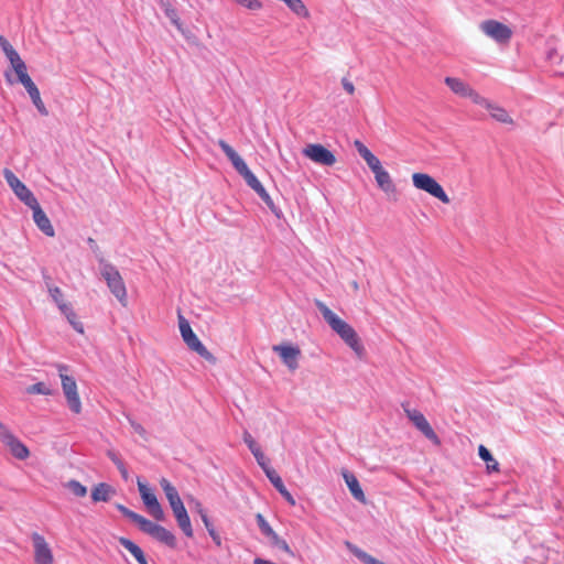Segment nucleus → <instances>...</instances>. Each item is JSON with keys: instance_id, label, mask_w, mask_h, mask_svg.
Here are the masks:
<instances>
[{"instance_id": "obj_1", "label": "nucleus", "mask_w": 564, "mask_h": 564, "mask_svg": "<svg viewBox=\"0 0 564 564\" xmlns=\"http://www.w3.org/2000/svg\"><path fill=\"white\" fill-rule=\"evenodd\" d=\"M218 145L230 160L237 172L243 177L248 186L251 187L261 197V199L271 209V212L278 215V208L275 207L272 198L260 183V181L257 178V176L249 170L242 158L226 141L219 140Z\"/></svg>"}, {"instance_id": "obj_2", "label": "nucleus", "mask_w": 564, "mask_h": 564, "mask_svg": "<svg viewBox=\"0 0 564 564\" xmlns=\"http://www.w3.org/2000/svg\"><path fill=\"white\" fill-rule=\"evenodd\" d=\"M317 307L323 315L324 319L330 328L359 356L365 352V348L356 333V330L344 319L338 317L328 306L323 302H317Z\"/></svg>"}, {"instance_id": "obj_3", "label": "nucleus", "mask_w": 564, "mask_h": 564, "mask_svg": "<svg viewBox=\"0 0 564 564\" xmlns=\"http://www.w3.org/2000/svg\"><path fill=\"white\" fill-rule=\"evenodd\" d=\"M0 46L15 72L19 82L24 86V88L33 85L34 83L28 74L25 63L9 41L2 35H0Z\"/></svg>"}, {"instance_id": "obj_4", "label": "nucleus", "mask_w": 564, "mask_h": 564, "mask_svg": "<svg viewBox=\"0 0 564 564\" xmlns=\"http://www.w3.org/2000/svg\"><path fill=\"white\" fill-rule=\"evenodd\" d=\"M413 186L420 191H423L431 196L437 198L443 204H449L451 199L445 193L442 185L427 173H413L412 174Z\"/></svg>"}, {"instance_id": "obj_5", "label": "nucleus", "mask_w": 564, "mask_h": 564, "mask_svg": "<svg viewBox=\"0 0 564 564\" xmlns=\"http://www.w3.org/2000/svg\"><path fill=\"white\" fill-rule=\"evenodd\" d=\"M178 324L182 338L188 346V348L198 354L208 362L215 364V356L210 351H208V349L202 344L196 334L193 332L188 321L185 319L183 316H180Z\"/></svg>"}, {"instance_id": "obj_6", "label": "nucleus", "mask_w": 564, "mask_h": 564, "mask_svg": "<svg viewBox=\"0 0 564 564\" xmlns=\"http://www.w3.org/2000/svg\"><path fill=\"white\" fill-rule=\"evenodd\" d=\"M57 369L67 404L72 412L79 414L82 412V402L77 391V383L73 377L66 373L68 370L67 366L58 365Z\"/></svg>"}, {"instance_id": "obj_7", "label": "nucleus", "mask_w": 564, "mask_h": 564, "mask_svg": "<svg viewBox=\"0 0 564 564\" xmlns=\"http://www.w3.org/2000/svg\"><path fill=\"white\" fill-rule=\"evenodd\" d=\"M101 274L107 282L110 292L118 299V301L127 305V289L123 279L119 271L112 265H105Z\"/></svg>"}, {"instance_id": "obj_8", "label": "nucleus", "mask_w": 564, "mask_h": 564, "mask_svg": "<svg viewBox=\"0 0 564 564\" xmlns=\"http://www.w3.org/2000/svg\"><path fill=\"white\" fill-rule=\"evenodd\" d=\"M405 415L413 423V425L432 443L441 445V440L434 432L423 413L416 409L409 408V404H402Z\"/></svg>"}, {"instance_id": "obj_9", "label": "nucleus", "mask_w": 564, "mask_h": 564, "mask_svg": "<svg viewBox=\"0 0 564 564\" xmlns=\"http://www.w3.org/2000/svg\"><path fill=\"white\" fill-rule=\"evenodd\" d=\"M0 441L15 458L24 460L30 456L29 448L2 422H0Z\"/></svg>"}, {"instance_id": "obj_10", "label": "nucleus", "mask_w": 564, "mask_h": 564, "mask_svg": "<svg viewBox=\"0 0 564 564\" xmlns=\"http://www.w3.org/2000/svg\"><path fill=\"white\" fill-rule=\"evenodd\" d=\"M302 153L312 162L323 166H333L337 162L335 154L321 143L307 144Z\"/></svg>"}, {"instance_id": "obj_11", "label": "nucleus", "mask_w": 564, "mask_h": 564, "mask_svg": "<svg viewBox=\"0 0 564 564\" xmlns=\"http://www.w3.org/2000/svg\"><path fill=\"white\" fill-rule=\"evenodd\" d=\"M34 564H54L55 558L50 543L37 532L31 534Z\"/></svg>"}, {"instance_id": "obj_12", "label": "nucleus", "mask_w": 564, "mask_h": 564, "mask_svg": "<svg viewBox=\"0 0 564 564\" xmlns=\"http://www.w3.org/2000/svg\"><path fill=\"white\" fill-rule=\"evenodd\" d=\"M138 489L144 506L147 507L150 514L158 521L164 520V511L158 501L154 492L144 482L138 479Z\"/></svg>"}, {"instance_id": "obj_13", "label": "nucleus", "mask_w": 564, "mask_h": 564, "mask_svg": "<svg viewBox=\"0 0 564 564\" xmlns=\"http://www.w3.org/2000/svg\"><path fill=\"white\" fill-rule=\"evenodd\" d=\"M481 31L498 43H508L511 39L512 31L506 24L497 20H486L480 24Z\"/></svg>"}, {"instance_id": "obj_14", "label": "nucleus", "mask_w": 564, "mask_h": 564, "mask_svg": "<svg viewBox=\"0 0 564 564\" xmlns=\"http://www.w3.org/2000/svg\"><path fill=\"white\" fill-rule=\"evenodd\" d=\"M3 176L14 194L26 205L35 204L37 200L32 192L9 170H3Z\"/></svg>"}, {"instance_id": "obj_15", "label": "nucleus", "mask_w": 564, "mask_h": 564, "mask_svg": "<svg viewBox=\"0 0 564 564\" xmlns=\"http://www.w3.org/2000/svg\"><path fill=\"white\" fill-rule=\"evenodd\" d=\"M272 350L280 356L282 362L289 368V370L295 371L299 368V358L302 352L297 346L280 344L274 345Z\"/></svg>"}, {"instance_id": "obj_16", "label": "nucleus", "mask_w": 564, "mask_h": 564, "mask_svg": "<svg viewBox=\"0 0 564 564\" xmlns=\"http://www.w3.org/2000/svg\"><path fill=\"white\" fill-rule=\"evenodd\" d=\"M444 82L455 95L469 98L474 104H477L481 97L478 91L460 78L448 76L445 77Z\"/></svg>"}, {"instance_id": "obj_17", "label": "nucleus", "mask_w": 564, "mask_h": 564, "mask_svg": "<svg viewBox=\"0 0 564 564\" xmlns=\"http://www.w3.org/2000/svg\"><path fill=\"white\" fill-rule=\"evenodd\" d=\"M476 105L484 107L489 112L490 117L500 123L510 126L514 123L512 117L503 107L490 101L482 96L479 98V101Z\"/></svg>"}, {"instance_id": "obj_18", "label": "nucleus", "mask_w": 564, "mask_h": 564, "mask_svg": "<svg viewBox=\"0 0 564 564\" xmlns=\"http://www.w3.org/2000/svg\"><path fill=\"white\" fill-rule=\"evenodd\" d=\"M118 510L123 514L126 516L127 518H129L131 521H133L134 523L138 524L139 529L141 531H143L144 533H148L150 534L151 536H154L158 528L160 527L159 524L148 520L147 518H144L143 516L141 514H138L133 511H131L130 509L126 508L124 506L122 505H118L117 506Z\"/></svg>"}, {"instance_id": "obj_19", "label": "nucleus", "mask_w": 564, "mask_h": 564, "mask_svg": "<svg viewBox=\"0 0 564 564\" xmlns=\"http://www.w3.org/2000/svg\"><path fill=\"white\" fill-rule=\"evenodd\" d=\"M33 210V219L36 224V226L48 237H53L55 231L54 228L46 216V214L41 208L37 200H35V204H31L29 206Z\"/></svg>"}, {"instance_id": "obj_20", "label": "nucleus", "mask_w": 564, "mask_h": 564, "mask_svg": "<svg viewBox=\"0 0 564 564\" xmlns=\"http://www.w3.org/2000/svg\"><path fill=\"white\" fill-rule=\"evenodd\" d=\"M267 475V477L269 478V480L271 481V484L274 486V488L281 494V496L291 505V506H295V499L293 498V496L290 494V491L285 488L281 477L278 475V473L269 467V468H265V470H263Z\"/></svg>"}, {"instance_id": "obj_21", "label": "nucleus", "mask_w": 564, "mask_h": 564, "mask_svg": "<svg viewBox=\"0 0 564 564\" xmlns=\"http://www.w3.org/2000/svg\"><path fill=\"white\" fill-rule=\"evenodd\" d=\"M343 477L352 497L361 503H366V496L356 476L348 470L343 471Z\"/></svg>"}, {"instance_id": "obj_22", "label": "nucleus", "mask_w": 564, "mask_h": 564, "mask_svg": "<svg viewBox=\"0 0 564 564\" xmlns=\"http://www.w3.org/2000/svg\"><path fill=\"white\" fill-rule=\"evenodd\" d=\"M160 485L169 500V503H170L172 510L184 505L180 498V495H178L176 488L166 478H162L160 480Z\"/></svg>"}, {"instance_id": "obj_23", "label": "nucleus", "mask_w": 564, "mask_h": 564, "mask_svg": "<svg viewBox=\"0 0 564 564\" xmlns=\"http://www.w3.org/2000/svg\"><path fill=\"white\" fill-rule=\"evenodd\" d=\"M172 511H173L175 519L177 521V524L181 528V530L183 531V533L186 536L192 538L193 536V528L191 524V519L188 517V513H187L184 505L172 510Z\"/></svg>"}, {"instance_id": "obj_24", "label": "nucleus", "mask_w": 564, "mask_h": 564, "mask_svg": "<svg viewBox=\"0 0 564 564\" xmlns=\"http://www.w3.org/2000/svg\"><path fill=\"white\" fill-rule=\"evenodd\" d=\"M243 441L253 454L254 458L257 459L260 467L265 470V468H269L268 460L261 451L260 446L257 444V442L253 440V437L249 433H245Z\"/></svg>"}, {"instance_id": "obj_25", "label": "nucleus", "mask_w": 564, "mask_h": 564, "mask_svg": "<svg viewBox=\"0 0 564 564\" xmlns=\"http://www.w3.org/2000/svg\"><path fill=\"white\" fill-rule=\"evenodd\" d=\"M378 186L386 193H395L397 188L390 174L382 167L373 173Z\"/></svg>"}, {"instance_id": "obj_26", "label": "nucleus", "mask_w": 564, "mask_h": 564, "mask_svg": "<svg viewBox=\"0 0 564 564\" xmlns=\"http://www.w3.org/2000/svg\"><path fill=\"white\" fill-rule=\"evenodd\" d=\"M112 494H115V490L110 485L100 482L91 490V499L94 502H106L110 499Z\"/></svg>"}, {"instance_id": "obj_27", "label": "nucleus", "mask_w": 564, "mask_h": 564, "mask_svg": "<svg viewBox=\"0 0 564 564\" xmlns=\"http://www.w3.org/2000/svg\"><path fill=\"white\" fill-rule=\"evenodd\" d=\"M119 543L134 556L139 564H148L143 551L131 540L121 536Z\"/></svg>"}, {"instance_id": "obj_28", "label": "nucleus", "mask_w": 564, "mask_h": 564, "mask_svg": "<svg viewBox=\"0 0 564 564\" xmlns=\"http://www.w3.org/2000/svg\"><path fill=\"white\" fill-rule=\"evenodd\" d=\"M61 313L67 318V321L76 332H78L79 334H84V325L78 319L72 304L63 305Z\"/></svg>"}, {"instance_id": "obj_29", "label": "nucleus", "mask_w": 564, "mask_h": 564, "mask_svg": "<svg viewBox=\"0 0 564 564\" xmlns=\"http://www.w3.org/2000/svg\"><path fill=\"white\" fill-rule=\"evenodd\" d=\"M61 313L67 318V321L76 332H78L79 334H84V325L78 319L72 304L63 305Z\"/></svg>"}, {"instance_id": "obj_30", "label": "nucleus", "mask_w": 564, "mask_h": 564, "mask_svg": "<svg viewBox=\"0 0 564 564\" xmlns=\"http://www.w3.org/2000/svg\"><path fill=\"white\" fill-rule=\"evenodd\" d=\"M25 90L28 91L30 98L32 99L33 105L36 107L39 112L43 116H47L48 111L41 98L40 90L36 87V85L33 84V85L26 87Z\"/></svg>"}, {"instance_id": "obj_31", "label": "nucleus", "mask_w": 564, "mask_h": 564, "mask_svg": "<svg viewBox=\"0 0 564 564\" xmlns=\"http://www.w3.org/2000/svg\"><path fill=\"white\" fill-rule=\"evenodd\" d=\"M345 545L354 555H356L360 561H362L366 564H386L375 558L370 554L366 553L365 551L360 550L359 547H357L356 545L348 541L345 543Z\"/></svg>"}, {"instance_id": "obj_32", "label": "nucleus", "mask_w": 564, "mask_h": 564, "mask_svg": "<svg viewBox=\"0 0 564 564\" xmlns=\"http://www.w3.org/2000/svg\"><path fill=\"white\" fill-rule=\"evenodd\" d=\"M478 454H479V457L487 463V470L488 473H492V471H499V464L498 462L492 457L491 453L489 452V449L484 446V445H479L478 447Z\"/></svg>"}, {"instance_id": "obj_33", "label": "nucleus", "mask_w": 564, "mask_h": 564, "mask_svg": "<svg viewBox=\"0 0 564 564\" xmlns=\"http://www.w3.org/2000/svg\"><path fill=\"white\" fill-rule=\"evenodd\" d=\"M161 7L165 13V15L171 20V22L177 28V30H182V22L177 14V10L172 6L170 1H161Z\"/></svg>"}, {"instance_id": "obj_34", "label": "nucleus", "mask_w": 564, "mask_h": 564, "mask_svg": "<svg viewBox=\"0 0 564 564\" xmlns=\"http://www.w3.org/2000/svg\"><path fill=\"white\" fill-rule=\"evenodd\" d=\"M154 539H156L158 541L164 543L165 545H169V546H175L176 545V539L174 536V534L169 531L167 529H165L164 527H159L154 536Z\"/></svg>"}, {"instance_id": "obj_35", "label": "nucleus", "mask_w": 564, "mask_h": 564, "mask_svg": "<svg viewBox=\"0 0 564 564\" xmlns=\"http://www.w3.org/2000/svg\"><path fill=\"white\" fill-rule=\"evenodd\" d=\"M46 285L52 300L55 302L59 311H62L63 305L70 304L65 300L64 293L58 286L52 285L50 283H47Z\"/></svg>"}, {"instance_id": "obj_36", "label": "nucleus", "mask_w": 564, "mask_h": 564, "mask_svg": "<svg viewBox=\"0 0 564 564\" xmlns=\"http://www.w3.org/2000/svg\"><path fill=\"white\" fill-rule=\"evenodd\" d=\"M270 539V542L273 546L282 550L283 552L290 554V555H293V552L292 550L290 549L289 544L286 543L285 540L281 539L276 533L275 531H273V534H270L268 536Z\"/></svg>"}, {"instance_id": "obj_37", "label": "nucleus", "mask_w": 564, "mask_h": 564, "mask_svg": "<svg viewBox=\"0 0 564 564\" xmlns=\"http://www.w3.org/2000/svg\"><path fill=\"white\" fill-rule=\"evenodd\" d=\"M26 392L29 394H44L50 395L52 393L51 389L44 382H37L31 384L26 388Z\"/></svg>"}, {"instance_id": "obj_38", "label": "nucleus", "mask_w": 564, "mask_h": 564, "mask_svg": "<svg viewBox=\"0 0 564 564\" xmlns=\"http://www.w3.org/2000/svg\"><path fill=\"white\" fill-rule=\"evenodd\" d=\"M66 487L73 492L76 497H85L87 495V488L82 485L77 480H69L66 484Z\"/></svg>"}, {"instance_id": "obj_39", "label": "nucleus", "mask_w": 564, "mask_h": 564, "mask_svg": "<svg viewBox=\"0 0 564 564\" xmlns=\"http://www.w3.org/2000/svg\"><path fill=\"white\" fill-rule=\"evenodd\" d=\"M203 523H204L205 528L207 529L209 535L212 536V539L216 543V545L220 546L221 545V539H220L219 534L215 531V529H214L212 522L209 521L207 514H203Z\"/></svg>"}, {"instance_id": "obj_40", "label": "nucleus", "mask_w": 564, "mask_h": 564, "mask_svg": "<svg viewBox=\"0 0 564 564\" xmlns=\"http://www.w3.org/2000/svg\"><path fill=\"white\" fill-rule=\"evenodd\" d=\"M256 520L258 522V525L261 530V532L268 538L270 534H273V529L271 528V525L267 522V520L264 519V517L261 514V513H258L256 516Z\"/></svg>"}, {"instance_id": "obj_41", "label": "nucleus", "mask_w": 564, "mask_h": 564, "mask_svg": "<svg viewBox=\"0 0 564 564\" xmlns=\"http://www.w3.org/2000/svg\"><path fill=\"white\" fill-rule=\"evenodd\" d=\"M238 4L247 8L251 11H258L262 9V3L259 0H235Z\"/></svg>"}, {"instance_id": "obj_42", "label": "nucleus", "mask_w": 564, "mask_h": 564, "mask_svg": "<svg viewBox=\"0 0 564 564\" xmlns=\"http://www.w3.org/2000/svg\"><path fill=\"white\" fill-rule=\"evenodd\" d=\"M354 145L356 148V150L358 151V153L360 154V156L366 160L368 159L371 154H373L361 141L359 140H355L354 142Z\"/></svg>"}, {"instance_id": "obj_43", "label": "nucleus", "mask_w": 564, "mask_h": 564, "mask_svg": "<svg viewBox=\"0 0 564 564\" xmlns=\"http://www.w3.org/2000/svg\"><path fill=\"white\" fill-rule=\"evenodd\" d=\"M365 161H366L367 165L369 166V169L372 171V173H375L378 170L382 169L380 160L375 154H371Z\"/></svg>"}, {"instance_id": "obj_44", "label": "nucleus", "mask_w": 564, "mask_h": 564, "mask_svg": "<svg viewBox=\"0 0 564 564\" xmlns=\"http://www.w3.org/2000/svg\"><path fill=\"white\" fill-rule=\"evenodd\" d=\"M341 85L344 87V89L349 94V95H354L355 94V86L354 84L347 79V78H343L341 79Z\"/></svg>"}, {"instance_id": "obj_45", "label": "nucleus", "mask_w": 564, "mask_h": 564, "mask_svg": "<svg viewBox=\"0 0 564 564\" xmlns=\"http://www.w3.org/2000/svg\"><path fill=\"white\" fill-rule=\"evenodd\" d=\"M130 424L135 433L141 436H145V430L141 424L137 423L135 421H130Z\"/></svg>"}, {"instance_id": "obj_46", "label": "nucleus", "mask_w": 564, "mask_h": 564, "mask_svg": "<svg viewBox=\"0 0 564 564\" xmlns=\"http://www.w3.org/2000/svg\"><path fill=\"white\" fill-rule=\"evenodd\" d=\"M117 468L119 469V471H120V474H121L122 478H123L124 480H128V478H129V473H128V469H127L126 465H124L123 463H122V464H119V463H118V467H117Z\"/></svg>"}, {"instance_id": "obj_47", "label": "nucleus", "mask_w": 564, "mask_h": 564, "mask_svg": "<svg viewBox=\"0 0 564 564\" xmlns=\"http://www.w3.org/2000/svg\"><path fill=\"white\" fill-rule=\"evenodd\" d=\"M195 508H196V511L199 513L202 519H203V514H207L200 502L197 501L195 503Z\"/></svg>"}, {"instance_id": "obj_48", "label": "nucleus", "mask_w": 564, "mask_h": 564, "mask_svg": "<svg viewBox=\"0 0 564 564\" xmlns=\"http://www.w3.org/2000/svg\"><path fill=\"white\" fill-rule=\"evenodd\" d=\"M110 458H111V460L115 463V465H116L117 467H118V463H119V464H122V463H123V462H122L120 458H118L115 454H111V455H110Z\"/></svg>"}, {"instance_id": "obj_49", "label": "nucleus", "mask_w": 564, "mask_h": 564, "mask_svg": "<svg viewBox=\"0 0 564 564\" xmlns=\"http://www.w3.org/2000/svg\"><path fill=\"white\" fill-rule=\"evenodd\" d=\"M254 564H274L273 562L262 560V558H256Z\"/></svg>"}, {"instance_id": "obj_50", "label": "nucleus", "mask_w": 564, "mask_h": 564, "mask_svg": "<svg viewBox=\"0 0 564 564\" xmlns=\"http://www.w3.org/2000/svg\"><path fill=\"white\" fill-rule=\"evenodd\" d=\"M352 288H354L355 290H358V283H357V282H354V283H352Z\"/></svg>"}]
</instances>
